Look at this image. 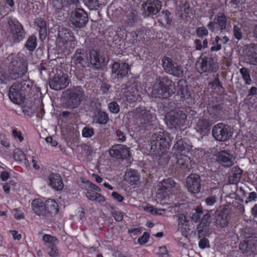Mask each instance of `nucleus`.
<instances>
[{"mask_svg":"<svg viewBox=\"0 0 257 257\" xmlns=\"http://www.w3.org/2000/svg\"><path fill=\"white\" fill-rule=\"evenodd\" d=\"M47 216L48 214H56L58 212V205L57 202L53 199L47 200L45 203Z\"/></svg>","mask_w":257,"mask_h":257,"instance_id":"nucleus-36","label":"nucleus"},{"mask_svg":"<svg viewBox=\"0 0 257 257\" xmlns=\"http://www.w3.org/2000/svg\"><path fill=\"white\" fill-rule=\"evenodd\" d=\"M177 96L179 97L180 98V100L182 101L190 98L191 94L190 92L188 91L186 85H179V91L178 94L177 95Z\"/></svg>","mask_w":257,"mask_h":257,"instance_id":"nucleus-40","label":"nucleus"},{"mask_svg":"<svg viewBox=\"0 0 257 257\" xmlns=\"http://www.w3.org/2000/svg\"><path fill=\"white\" fill-rule=\"evenodd\" d=\"M240 73L242 76L243 80L245 81V83L247 85L251 84L252 80L247 69L242 67L240 69Z\"/></svg>","mask_w":257,"mask_h":257,"instance_id":"nucleus-46","label":"nucleus"},{"mask_svg":"<svg viewBox=\"0 0 257 257\" xmlns=\"http://www.w3.org/2000/svg\"><path fill=\"white\" fill-rule=\"evenodd\" d=\"M168 137V134L165 132H159L154 134L150 141V153L159 157L163 153V150L167 147V138Z\"/></svg>","mask_w":257,"mask_h":257,"instance_id":"nucleus-3","label":"nucleus"},{"mask_svg":"<svg viewBox=\"0 0 257 257\" xmlns=\"http://www.w3.org/2000/svg\"><path fill=\"white\" fill-rule=\"evenodd\" d=\"M56 41L65 48L70 47L74 48L76 46V40L73 34L68 29L63 27L59 28Z\"/></svg>","mask_w":257,"mask_h":257,"instance_id":"nucleus-8","label":"nucleus"},{"mask_svg":"<svg viewBox=\"0 0 257 257\" xmlns=\"http://www.w3.org/2000/svg\"><path fill=\"white\" fill-rule=\"evenodd\" d=\"M222 105L220 103H212L209 105L208 111L210 116L214 118L217 119L222 115Z\"/></svg>","mask_w":257,"mask_h":257,"instance_id":"nucleus-30","label":"nucleus"},{"mask_svg":"<svg viewBox=\"0 0 257 257\" xmlns=\"http://www.w3.org/2000/svg\"><path fill=\"white\" fill-rule=\"evenodd\" d=\"M209 86H210L211 88L214 90H220V88H223L221 82L219 81L218 75H217L213 81L209 83Z\"/></svg>","mask_w":257,"mask_h":257,"instance_id":"nucleus-53","label":"nucleus"},{"mask_svg":"<svg viewBox=\"0 0 257 257\" xmlns=\"http://www.w3.org/2000/svg\"><path fill=\"white\" fill-rule=\"evenodd\" d=\"M186 144L182 139L178 140L174 145L173 151L175 154L180 155L181 152L185 150Z\"/></svg>","mask_w":257,"mask_h":257,"instance_id":"nucleus-43","label":"nucleus"},{"mask_svg":"<svg viewBox=\"0 0 257 257\" xmlns=\"http://www.w3.org/2000/svg\"><path fill=\"white\" fill-rule=\"evenodd\" d=\"M32 207L34 212L39 216H47L45 204L39 199H35L32 202Z\"/></svg>","mask_w":257,"mask_h":257,"instance_id":"nucleus-29","label":"nucleus"},{"mask_svg":"<svg viewBox=\"0 0 257 257\" xmlns=\"http://www.w3.org/2000/svg\"><path fill=\"white\" fill-rule=\"evenodd\" d=\"M149 234L147 232H145L144 233L143 236L140 237L139 238H138V242L140 244H145L146 243H147L148 241V239L149 238Z\"/></svg>","mask_w":257,"mask_h":257,"instance_id":"nucleus-62","label":"nucleus"},{"mask_svg":"<svg viewBox=\"0 0 257 257\" xmlns=\"http://www.w3.org/2000/svg\"><path fill=\"white\" fill-rule=\"evenodd\" d=\"M142 7L144 9V14L147 17L157 15L160 11L162 5L159 0H147L143 3Z\"/></svg>","mask_w":257,"mask_h":257,"instance_id":"nucleus-14","label":"nucleus"},{"mask_svg":"<svg viewBox=\"0 0 257 257\" xmlns=\"http://www.w3.org/2000/svg\"><path fill=\"white\" fill-rule=\"evenodd\" d=\"M35 24L39 28V38L41 40L45 39L47 36V26L46 22L41 18H37L35 21Z\"/></svg>","mask_w":257,"mask_h":257,"instance_id":"nucleus-35","label":"nucleus"},{"mask_svg":"<svg viewBox=\"0 0 257 257\" xmlns=\"http://www.w3.org/2000/svg\"><path fill=\"white\" fill-rule=\"evenodd\" d=\"M9 96L10 99L16 104H21L23 102L25 94L21 91L17 83H14L10 87Z\"/></svg>","mask_w":257,"mask_h":257,"instance_id":"nucleus-17","label":"nucleus"},{"mask_svg":"<svg viewBox=\"0 0 257 257\" xmlns=\"http://www.w3.org/2000/svg\"><path fill=\"white\" fill-rule=\"evenodd\" d=\"M216 25H217L220 30H224L226 28L227 19L225 15L223 13L217 14L214 19Z\"/></svg>","mask_w":257,"mask_h":257,"instance_id":"nucleus-34","label":"nucleus"},{"mask_svg":"<svg viewBox=\"0 0 257 257\" xmlns=\"http://www.w3.org/2000/svg\"><path fill=\"white\" fill-rule=\"evenodd\" d=\"M242 171L238 167H233L229 173L228 181L230 184H235L239 182L241 176Z\"/></svg>","mask_w":257,"mask_h":257,"instance_id":"nucleus-31","label":"nucleus"},{"mask_svg":"<svg viewBox=\"0 0 257 257\" xmlns=\"http://www.w3.org/2000/svg\"><path fill=\"white\" fill-rule=\"evenodd\" d=\"M134 116L141 124L148 125L152 120L153 116L149 110L145 107H139L134 111Z\"/></svg>","mask_w":257,"mask_h":257,"instance_id":"nucleus-15","label":"nucleus"},{"mask_svg":"<svg viewBox=\"0 0 257 257\" xmlns=\"http://www.w3.org/2000/svg\"><path fill=\"white\" fill-rule=\"evenodd\" d=\"M94 134V128L89 126L84 127L82 131V135L84 138H90Z\"/></svg>","mask_w":257,"mask_h":257,"instance_id":"nucleus-52","label":"nucleus"},{"mask_svg":"<svg viewBox=\"0 0 257 257\" xmlns=\"http://www.w3.org/2000/svg\"><path fill=\"white\" fill-rule=\"evenodd\" d=\"M196 35L199 37L207 36L208 32L207 29L204 27H200L196 30Z\"/></svg>","mask_w":257,"mask_h":257,"instance_id":"nucleus-57","label":"nucleus"},{"mask_svg":"<svg viewBox=\"0 0 257 257\" xmlns=\"http://www.w3.org/2000/svg\"><path fill=\"white\" fill-rule=\"evenodd\" d=\"M198 72L201 74L206 72H216L219 66L215 59L211 57L203 56L196 65Z\"/></svg>","mask_w":257,"mask_h":257,"instance_id":"nucleus-5","label":"nucleus"},{"mask_svg":"<svg viewBox=\"0 0 257 257\" xmlns=\"http://www.w3.org/2000/svg\"><path fill=\"white\" fill-rule=\"evenodd\" d=\"M139 175L135 170H128L124 175V180L131 185H137L139 181Z\"/></svg>","mask_w":257,"mask_h":257,"instance_id":"nucleus-32","label":"nucleus"},{"mask_svg":"<svg viewBox=\"0 0 257 257\" xmlns=\"http://www.w3.org/2000/svg\"><path fill=\"white\" fill-rule=\"evenodd\" d=\"M187 115L181 110L170 112L166 117V123L170 128H176L184 125Z\"/></svg>","mask_w":257,"mask_h":257,"instance_id":"nucleus-6","label":"nucleus"},{"mask_svg":"<svg viewBox=\"0 0 257 257\" xmlns=\"http://www.w3.org/2000/svg\"><path fill=\"white\" fill-rule=\"evenodd\" d=\"M239 248L242 253L252 252L251 244H249L248 241H243L241 242L239 245Z\"/></svg>","mask_w":257,"mask_h":257,"instance_id":"nucleus-50","label":"nucleus"},{"mask_svg":"<svg viewBox=\"0 0 257 257\" xmlns=\"http://www.w3.org/2000/svg\"><path fill=\"white\" fill-rule=\"evenodd\" d=\"M84 4L90 10L97 9L99 5L98 0H83Z\"/></svg>","mask_w":257,"mask_h":257,"instance_id":"nucleus-51","label":"nucleus"},{"mask_svg":"<svg viewBox=\"0 0 257 257\" xmlns=\"http://www.w3.org/2000/svg\"><path fill=\"white\" fill-rule=\"evenodd\" d=\"M175 183L174 181L170 178L164 180L161 182L160 186V191L162 193H168L171 191V189L175 187Z\"/></svg>","mask_w":257,"mask_h":257,"instance_id":"nucleus-37","label":"nucleus"},{"mask_svg":"<svg viewBox=\"0 0 257 257\" xmlns=\"http://www.w3.org/2000/svg\"><path fill=\"white\" fill-rule=\"evenodd\" d=\"M8 23L10 32L12 34L13 40L15 42H20L25 37L26 33L23 26L17 21L9 18Z\"/></svg>","mask_w":257,"mask_h":257,"instance_id":"nucleus-11","label":"nucleus"},{"mask_svg":"<svg viewBox=\"0 0 257 257\" xmlns=\"http://www.w3.org/2000/svg\"><path fill=\"white\" fill-rule=\"evenodd\" d=\"M212 134L217 141L224 142L232 136V132L228 125L219 123L213 127Z\"/></svg>","mask_w":257,"mask_h":257,"instance_id":"nucleus-9","label":"nucleus"},{"mask_svg":"<svg viewBox=\"0 0 257 257\" xmlns=\"http://www.w3.org/2000/svg\"><path fill=\"white\" fill-rule=\"evenodd\" d=\"M177 165L181 169L187 171L190 170L193 167L194 163L190 160V158L186 155L180 154L176 155Z\"/></svg>","mask_w":257,"mask_h":257,"instance_id":"nucleus-25","label":"nucleus"},{"mask_svg":"<svg viewBox=\"0 0 257 257\" xmlns=\"http://www.w3.org/2000/svg\"><path fill=\"white\" fill-rule=\"evenodd\" d=\"M162 66L167 73L177 77H181L183 75L182 67L174 62L171 58L164 57L162 59Z\"/></svg>","mask_w":257,"mask_h":257,"instance_id":"nucleus-10","label":"nucleus"},{"mask_svg":"<svg viewBox=\"0 0 257 257\" xmlns=\"http://www.w3.org/2000/svg\"><path fill=\"white\" fill-rule=\"evenodd\" d=\"M108 107L109 111L113 113L116 114L119 111V106L115 101L110 102L108 104Z\"/></svg>","mask_w":257,"mask_h":257,"instance_id":"nucleus-56","label":"nucleus"},{"mask_svg":"<svg viewBox=\"0 0 257 257\" xmlns=\"http://www.w3.org/2000/svg\"><path fill=\"white\" fill-rule=\"evenodd\" d=\"M123 95L130 103L135 102L140 98L137 87L134 84L126 86V90L123 92Z\"/></svg>","mask_w":257,"mask_h":257,"instance_id":"nucleus-20","label":"nucleus"},{"mask_svg":"<svg viewBox=\"0 0 257 257\" xmlns=\"http://www.w3.org/2000/svg\"><path fill=\"white\" fill-rule=\"evenodd\" d=\"M188 191L192 193H197L200 190V178L197 174H191L186 179Z\"/></svg>","mask_w":257,"mask_h":257,"instance_id":"nucleus-18","label":"nucleus"},{"mask_svg":"<svg viewBox=\"0 0 257 257\" xmlns=\"http://www.w3.org/2000/svg\"><path fill=\"white\" fill-rule=\"evenodd\" d=\"M37 46V38L34 35L29 37L27 40L25 47L29 51H33Z\"/></svg>","mask_w":257,"mask_h":257,"instance_id":"nucleus-42","label":"nucleus"},{"mask_svg":"<svg viewBox=\"0 0 257 257\" xmlns=\"http://www.w3.org/2000/svg\"><path fill=\"white\" fill-rule=\"evenodd\" d=\"M115 134L118 141L123 142L126 140V137L123 132L120 130H117L115 132Z\"/></svg>","mask_w":257,"mask_h":257,"instance_id":"nucleus-64","label":"nucleus"},{"mask_svg":"<svg viewBox=\"0 0 257 257\" xmlns=\"http://www.w3.org/2000/svg\"><path fill=\"white\" fill-rule=\"evenodd\" d=\"M17 83L19 88L21 89V91L24 92V93L25 91L29 90L31 89L32 84L30 81L28 79L20 82H19Z\"/></svg>","mask_w":257,"mask_h":257,"instance_id":"nucleus-47","label":"nucleus"},{"mask_svg":"<svg viewBox=\"0 0 257 257\" xmlns=\"http://www.w3.org/2000/svg\"><path fill=\"white\" fill-rule=\"evenodd\" d=\"M111 213L116 221H120L122 220L123 216L120 211L113 209Z\"/></svg>","mask_w":257,"mask_h":257,"instance_id":"nucleus-60","label":"nucleus"},{"mask_svg":"<svg viewBox=\"0 0 257 257\" xmlns=\"http://www.w3.org/2000/svg\"><path fill=\"white\" fill-rule=\"evenodd\" d=\"M65 94L68 99L69 106L75 108L79 105L84 98V92L80 86H74L67 89Z\"/></svg>","mask_w":257,"mask_h":257,"instance_id":"nucleus-4","label":"nucleus"},{"mask_svg":"<svg viewBox=\"0 0 257 257\" xmlns=\"http://www.w3.org/2000/svg\"><path fill=\"white\" fill-rule=\"evenodd\" d=\"M108 119L107 113L104 111H98L94 116V120L96 122L101 124H106Z\"/></svg>","mask_w":257,"mask_h":257,"instance_id":"nucleus-41","label":"nucleus"},{"mask_svg":"<svg viewBox=\"0 0 257 257\" xmlns=\"http://www.w3.org/2000/svg\"><path fill=\"white\" fill-rule=\"evenodd\" d=\"M127 24L129 26H134L138 20L137 13L135 11L130 12L127 15Z\"/></svg>","mask_w":257,"mask_h":257,"instance_id":"nucleus-45","label":"nucleus"},{"mask_svg":"<svg viewBox=\"0 0 257 257\" xmlns=\"http://www.w3.org/2000/svg\"><path fill=\"white\" fill-rule=\"evenodd\" d=\"M43 240L47 244V246L48 244L51 243L55 244L57 242V239L56 237L47 234L43 235Z\"/></svg>","mask_w":257,"mask_h":257,"instance_id":"nucleus-55","label":"nucleus"},{"mask_svg":"<svg viewBox=\"0 0 257 257\" xmlns=\"http://www.w3.org/2000/svg\"><path fill=\"white\" fill-rule=\"evenodd\" d=\"M72 59L75 64H79L83 67L88 64L87 53L85 50L82 49H78L76 50Z\"/></svg>","mask_w":257,"mask_h":257,"instance_id":"nucleus-24","label":"nucleus"},{"mask_svg":"<svg viewBox=\"0 0 257 257\" xmlns=\"http://www.w3.org/2000/svg\"><path fill=\"white\" fill-rule=\"evenodd\" d=\"M109 154L112 157L117 159H124L130 156L128 148L123 145H115L109 150Z\"/></svg>","mask_w":257,"mask_h":257,"instance_id":"nucleus-16","label":"nucleus"},{"mask_svg":"<svg viewBox=\"0 0 257 257\" xmlns=\"http://www.w3.org/2000/svg\"><path fill=\"white\" fill-rule=\"evenodd\" d=\"M90 62L95 68L99 69L104 63V57L96 50H92L90 51Z\"/></svg>","mask_w":257,"mask_h":257,"instance_id":"nucleus-27","label":"nucleus"},{"mask_svg":"<svg viewBox=\"0 0 257 257\" xmlns=\"http://www.w3.org/2000/svg\"><path fill=\"white\" fill-rule=\"evenodd\" d=\"M211 211L206 210V212L203 214L200 223L197 226L196 229L199 237L204 235V232L207 231V228L211 223Z\"/></svg>","mask_w":257,"mask_h":257,"instance_id":"nucleus-19","label":"nucleus"},{"mask_svg":"<svg viewBox=\"0 0 257 257\" xmlns=\"http://www.w3.org/2000/svg\"><path fill=\"white\" fill-rule=\"evenodd\" d=\"M69 20L73 27L80 29L85 26L88 23V17L83 9L77 8L71 12Z\"/></svg>","mask_w":257,"mask_h":257,"instance_id":"nucleus-7","label":"nucleus"},{"mask_svg":"<svg viewBox=\"0 0 257 257\" xmlns=\"http://www.w3.org/2000/svg\"><path fill=\"white\" fill-rule=\"evenodd\" d=\"M131 68L128 63L114 62L111 66V71L114 78L121 79L127 76Z\"/></svg>","mask_w":257,"mask_h":257,"instance_id":"nucleus-13","label":"nucleus"},{"mask_svg":"<svg viewBox=\"0 0 257 257\" xmlns=\"http://www.w3.org/2000/svg\"><path fill=\"white\" fill-rule=\"evenodd\" d=\"M52 5L56 11H67L69 9V2L67 0H52Z\"/></svg>","mask_w":257,"mask_h":257,"instance_id":"nucleus-38","label":"nucleus"},{"mask_svg":"<svg viewBox=\"0 0 257 257\" xmlns=\"http://www.w3.org/2000/svg\"><path fill=\"white\" fill-rule=\"evenodd\" d=\"M211 125L209 119L200 118L197 120L195 128L200 135L204 136L209 133Z\"/></svg>","mask_w":257,"mask_h":257,"instance_id":"nucleus-23","label":"nucleus"},{"mask_svg":"<svg viewBox=\"0 0 257 257\" xmlns=\"http://www.w3.org/2000/svg\"><path fill=\"white\" fill-rule=\"evenodd\" d=\"M14 158L17 161L23 162L26 163V159L23 152L20 149L15 150L14 152Z\"/></svg>","mask_w":257,"mask_h":257,"instance_id":"nucleus-49","label":"nucleus"},{"mask_svg":"<svg viewBox=\"0 0 257 257\" xmlns=\"http://www.w3.org/2000/svg\"><path fill=\"white\" fill-rule=\"evenodd\" d=\"M245 56L249 63L257 65V44L252 43L246 46Z\"/></svg>","mask_w":257,"mask_h":257,"instance_id":"nucleus-22","label":"nucleus"},{"mask_svg":"<svg viewBox=\"0 0 257 257\" xmlns=\"http://www.w3.org/2000/svg\"><path fill=\"white\" fill-rule=\"evenodd\" d=\"M217 200V197L216 195H210L207 197L204 201L207 205L211 206L215 203Z\"/></svg>","mask_w":257,"mask_h":257,"instance_id":"nucleus-59","label":"nucleus"},{"mask_svg":"<svg viewBox=\"0 0 257 257\" xmlns=\"http://www.w3.org/2000/svg\"><path fill=\"white\" fill-rule=\"evenodd\" d=\"M47 251L48 254L51 257H57L58 256L59 251L55 244H50L48 245Z\"/></svg>","mask_w":257,"mask_h":257,"instance_id":"nucleus-48","label":"nucleus"},{"mask_svg":"<svg viewBox=\"0 0 257 257\" xmlns=\"http://www.w3.org/2000/svg\"><path fill=\"white\" fill-rule=\"evenodd\" d=\"M178 220V227L182 228L184 224L187 222L186 216L184 214H178L177 215Z\"/></svg>","mask_w":257,"mask_h":257,"instance_id":"nucleus-58","label":"nucleus"},{"mask_svg":"<svg viewBox=\"0 0 257 257\" xmlns=\"http://www.w3.org/2000/svg\"><path fill=\"white\" fill-rule=\"evenodd\" d=\"M175 84L167 76H157L155 80L152 95L155 98H167L175 92Z\"/></svg>","mask_w":257,"mask_h":257,"instance_id":"nucleus-2","label":"nucleus"},{"mask_svg":"<svg viewBox=\"0 0 257 257\" xmlns=\"http://www.w3.org/2000/svg\"><path fill=\"white\" fill-rule=\"evenodd\" d=\"M198 245L201 249H204L206 247H209V243L208 239L206 238L201 239L199 242Z\"/></svg>","mask_w":257,"mask_h":257,"instance_id":"nucleus-63","label":"nucleus"},{"mask_svg":"<svg viewBox=\"0 0 257 257\" xmlns=\"http://www.w3.org/2000/svg\"><path fill=\"white\" fill-rule=\"evenodd\" d=\"M203 214V211L202 207L197 206L195 209V212L192 213L191 219L195 222L200 221L201 216Z\"/></svg>","mask_w":257,"mask_h":257,"instance_id":"nucleus-44","label":"nucleus"},{"mask_svg":"<svg viewBox=\"0 0 257 257\" xmlns=\"http://www.w3.org/2000/svg\"><path fill=\"white\" fill-rule=\"evenodd\" d=\"M217 160L225 167H229L233 165V156L227 151H220L217 156Z\"/></svg>","mask_w":257,"mask_h":257,"instance_id":"nucleus-28","label":"nucleus"},{"mask_svg":"<svg viewBox=\"0 0 257 257\" xmlns=\"http://www.w3.org/2000/svg\"><path fill=\"white\" fill-rule=\"evenodd\" d=\"M49 184L55 190L60 191L63 189L64 184L62 179L58 173H52L48 176Z\"/></svg>","mask_w":257,"mask_h":257,"instance_id":"nucleus-26","label":"nucleus"},{"mask_svg":"<svg viewBox=\"0 0 257 257\" xmlns=\"http://www.w3.org/2000/svg\"><path fill=\"white\" fill-rule=\"evenodd\" d=\"M221 41L223 44H227L229 41V39L227 36H224L222 38H220L218 36L215 38V41L212 43L214 46H212L210 51L212 52L218 51L221 49L222 46L221 44L219 43V41Z\"/></svg>","mask_w":257,"mask_h":257,"instance_id":"nucleus-39","label":"nucleus"},{"mask_svg":"<svg viewBox=\"0 0 257 257\" xmlns=\"http://www.w3.org/2000/svg\"><path fill=\"white\" fill-rule=\"evenodd\" d=\"M233 32L234 38L237 40H240L242 38L241 27H239L237 25H234Z\"/></svg>","mask_w":257,"mask_h":257,"instance_id":"nucleus-54","label":"nucleus"},{"mask_svg":"<svg viewBox=\"0 0 257 257\" xmlns=\"http://www.w3.org/2000/svg\"><path fill=\"white\" fill-rule=\"evenodd\" d=\"M69 83L68 74L62 72L56 74L49 82L50 87L55 90H60L65 88Z\"/></svg>","mask_w":257,"mask_h":257,"instance_id":"nucleus-12","label":"nucleus"},{"mask_svg":"<svg viewBox=\"0 0 257 257\" xmlns=\"http://www.w3.org/2000/svg\"><path fill=\"white\" fill-rule=\"evenodd\" d=\"M27 72V66L25 60L21 54L12 55L9 73L7 74L0 69V84L16 80L25 76Z\"/></svg>","mask_w":257,"mask_h":257,"instance_id":"nucleus-1","label":"nucleus"},{"mask_svg":"<svg viewBox=\"0 0 257 257\" xmlns=\"http://www.w3.org/2000/svg\"><path fill=\"white\" fill-rule=\"evenodd\" d=\"M216 225L220 227H225L228 225L227 215L228 211L226 207L220 208L216 212Z\"/></svg>","mask_w":257,"mask_h":257,"instance_id":"nucleus-21","label":"nucleus"},{"mask_svg":"<svg viewBox=\"0 0 257 257\" xmlns=\"http://www.w3.org/2000/svg\"><path fill=\"white\" fill-rule=\"evenodd\" d=\"M170 15L171 14L169 11L166 10L165 11H163L162 12V14L160 15V16H162L164 18L165 21L168 25H170L172 22V19L170 18Z\"/></svg>","mask_w":257,"mask_h":257,"instance_id":"nucleus-61","label":"nucleus"},{"mask_svg":"<svg viewBox=\"0 0 257 257\" xmlns=\"http://www.w3.org/2000/svg\"><path fill=\"white\" fill-rule=\"evenodd\" d=\"M86 190L85 195L89 200L99 203L105 202V199L101 194L92 190L86 189Z\"/></svg>","mask_w":257,"mask_h":257,"instance_id":"nucleus-33","label":"nucleus"}]
</instances>
